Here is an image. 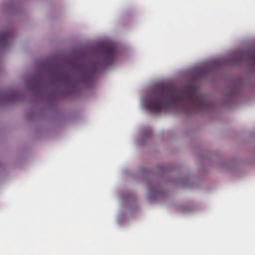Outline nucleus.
<instances>
[{
	"label": "nucleus",
	"mask_w": 255,
	"mask_h": 255,
	"mask_svg": "<svg viewBox=\"0 0 255 255\" xmlns=\"http://www.w3.org/2000/svg\"><path fill=\"white\" fill-rule=\"evenodd\" d=\"M145 107L154 113L167 112L171 107H179L186 112L200 113L208 111L211 104L195 87L189 85L184 89L167 87L154 91Z\"/></svg>",
	"instance_id": "obj_1"
},
{
	"label": "nucleus",
	"mask_w": 255,
	"mask_h": 255,
	"mask_svg": "<svg viewBox=\"0 0 255 255\" xmlns=\"http://www.w3.org/2000/svg\"><path fill=\"white\" fill-rule=\"evenodd\" d=\"M104 54L103 61L92 62L89 65L84 62L75 64L76 73L79 77L75 79L73 75L66 72L58 73L55 78V81L63 82L68 84L75 85L79 82H91L93 76L102 67H107L114 62L115 48L113 45H106L103 47Z\"/></svg>",
	"instance_id": "obj_2"
},
{
	"label": "nucleus",
	"mask_w": 255,
	"mask_h": 255,
	"mask_svg": "<svg viewBox=\"0 0 255 255\" xmlns=\"http://www.w3.org/2000/svg\"><path fill=\"white\" fill-rule=\"evenodd\" d=\"M10 37L9 32H4L0 34V47H5Z\"/></svg>",
	"instance_id": "obj_3"
},
{
	"label": "nucleus",
	"mask_w": 255,
	"mask_h": 255,
	"mask_svg": "<svg viewBox=\"0 0 255 255\" xmlns=\"http://www.w3.org/2000/svg\"><path fill=\"white\" fill-rule=\"evenodd\" d=\"M12 96L13 98H15L16 97V93H12Z\"/></svg>",
	"instance_id": "obj_4"
}]
</instances>
